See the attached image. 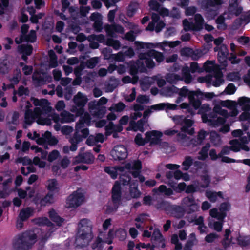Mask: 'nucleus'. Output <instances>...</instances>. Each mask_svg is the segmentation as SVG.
Instances as JSON below:
<instances>
[{
    "mask_svg": "<svg viewBox=\"0 0 250 250\" xmlns=\"http://www.w3.org/2000/svg\"><path fill=\"white\" fill-rule=\"evenodd\" d=\"M117 169L121 172L119 174V182L124 186L129 185L131 196L133 198L139 197L141 192L138 189V181H131V176L138 178L141 181V160L138 159L128 162L123 167H117Z\"/></svg>",
    "mask_w": 250,
    "mask_h": 250,
    "instance_id": "obj_1",
    "label": "nucleus"
},
{
    "mask_svg": "<svg viewBox=\"0 0 250 250\" xmlns=\"http://www.w3.org/2000/svg\"><path fill=\"white\" fill-rule=\"evenodd\" d=\"M92 225L87 219H82L79 223V230L76 238L77 247H87L93 237Z\"/></svg>",
    "mask_w": 250,
    "mask_h": 250,
    "instance_id": "obj_2",
    "label": "nucleus"
},
{
    "mask_svg": "<svg viewBox=\"0 0 250 250\" xmlns=\"http://www.w3.org/2000/svg\"><path fill=\"white\" fill-rule=\"evenodd\" d=\"M37 235L31 231H26L15 236L12 243L16 250H29L36 242Z\"/></svg>",
    "mask_w": 250,
    "mask_h": 250,
    "instance_id": "obj_3",
    "label": "nucleus"
},
{
    "mask_svg": "<svg viewBox=\"0 0 250 250\" xmlns=\"http://www.w3.org/2000/svg\"><path fill=\"white\" fill-rule=\"evenodd\" d=\"M156 207L157 209L164 210L167 214L176 218H182L186 213L185 209L181 206L170 205L165 201L158 203Z\"/></svg>",
    "mask_w": 250,
    "mask_h": 250,
    "instance_id": "obj_4",
    "label": "nucleus"
},
{
    "mask_svg": "<svg viewBox=\"0 0 250 250\" xmlns=\"http://www.w3.org/2000/svg\"><path fill=\"white\" fill-rule=\"evenodd\" d=\"M204 22L205 21L202 16L197 13L194 15V22L189 21L187 19L183 20V28L186 32L189 31L199 32L203 29Z\"/></svg>",
    "mask_w": 250,
    "mask_h": 250,
    "instance_id": "obj_5",
    "label": "nucleus"
},
{
    "mask_svg": "<svg viewBox=\"0 0 250 250\" xmlns=\"http://www.w3.org/2000/svg\"><path fill=\"white\" fill-rule=\"evenodd\" d=\"M84 196L82 192L78 190L74 191L67 198L66 204L69 208H77L83 202Z\"/></svg>",
    "mask_w": 250,
    "mask_h": 250,
    "instance_id": "obj_6",
    "label": "nucleus"
},
{
    "mask_svg": "<svg viewBox=\"0 0 250 250\" xmlns=\"http://www.w3.org/2000/svg\"><path fill=\"white\" fill-rule=\"evenodd\" d=\"M111 198L114 208L117 209L122 202V188L121 184L116 181L111 190Z\"/></svg>",
    "mask_w": 250,
    "mask_h": 250,
    "instance_id": "obj_7",
    "label": "nucleus"
},
{
    "mask_svg": "<svg viewBox=\"0 0 250 250\" xmlns=\"http://www.w3.org/2000/svg\"><path fill=\"white\" fill-rule=\"evenodd\" d=\"M214 52H218L217 59L220 65L226 67L228 65V57L229 56V50L227 46L222 44L220 46H216L214 48Z\"/></svg>",
    "mask_w": 250,
    "mask_h": 250,
    "instance_id": "obj_8",
    "label": "nucleus"
},
{
    "mask_svg": "<svg viewBox=\"0 0 250 250\" xmlns=\"http://www.w3.org/2000/svg\"><path fill=\"white\" fill-rule=\"evenodd\" d=\"M110 155L115 161L124 160L128 156L127 148L124 145H117L111 151Z\"/></svg>",
    "mask_w": 250,
    "mask_h": 250,
    "instance_id": "obj_9",
    "label": "nucleus"
},
{
    "mask_svg": "<svg viewBox=\"0 0 250 250\" xmlns=\"http://www.w3.org/2000/svg\"><path fill=\"white\" fill-rule=\"evenodd\" d=\"M181 204L186 208L188 214L196 212L199 208V206L192 195L183 198L181 201Z\"/></svg>",
    "mask_w": 250,
    "mask_h": 250,
    "instance_id": "obj_10",
    "label": "nucleus"
},
{
    "mask_svg": "<svg viewBox=\"0 0 250 250\" xmlns=\"http://www.w3.org/2000/svg\"><path fill=\"white\" fill-rule=\"evenodd\" d=\"M163 134L157 130H152L146 132L145 139L146 142L149 143L151 145H158L161 143Z\"/></svg>",
    "mask_w": 250,
    "mask_h": 250,
    "instance_id": "obj_11",
    "label": "nucleus"
},
{
    "mask_svg": "<svg viewBox=\"0 0 250 250\" xmlns=\"http://www.w3.org/2000/svg\"><path fill=\"white\" fill-rule=\"evenodd\" d=\"M135 43L136 44L138 50L139 51V49L141 48V41H136ZM138 59L137 60L136 65L133 63L130 65L129 67V74L133 76L134 79H138V77L136 76L138 73L139 70L141 69V52H137Z\"/></svg>",
    "mask_w": 250,
    "mask_h": 250,
    "instance_id": "obj_12",
    "label": "nucleus"
},
{
    "mask_svg": "<svg viewBox=\"0 0 250 250\" xmlns=\"http://www.w3.org/2000/svg\"><path fill=\"white\" fill-rule=\"evenodd\" d=\"M74 159V163L76 164L82 163L91 164L94 162L95 157L91 152L86 151L83 153H80Z\"/></svg>",
    "mask_w": 250,
    "mask_h": 250,
    "instance_id": "obj_13",
    "label": "nucleus"
},
{
    "mask_svg": "<svg viewBox=\"0 0 250 250\" xmlns=\"http://www.w3.org/2000/svg\"><path fill=\"white\" fill-rule=\"evenodd\" d=\"M203 93L200 90L192 91H190L188 94V99L190 104L194 108L197 110L201 106V101L200 99H196L195 97L199 98L200 96H202Z\"/></svg>",
    "mask_w": 250,
    "mask_h": 250,
    "instance_id": "obj_14",
    "label": "nucleus"
},
{
    "mask_svg": "<svg viewBox=\"0 0 250 250\" xmlns=\"http://www.w3.org/2000/svg\"><path fill=\"white\" fill-rule=\"evenodd\" d=\"M145 56L155 59L158 63L162 62L165 59L163 53L155 49L149 50L145 53H142V61L145 59Z\"/></svg>",
    "mask_w": 250,
    "mask_h": 250,
    "instance_id": "obj_15",
    "label": "nucleus"
},
{
    "mask_svg": "<svg viewBox=\"0 0 250 250\" xmlns=\"http://www.w3.org/2000/svg\"><path fill=\"white\" fill-rule=\"evenodd\" d=\"M80 130H77V128H75L74 134L69 140V142L71 143L70 150L71 151H76L78 148V145L83 140L81 135L79 134Z\"/></svg>",
    "mask_w": 250,
    "mask_h": 250,
    "instance_id": "obj_16",
    "label": "nucleus"
},
{
    "mask_svg": "<svg viewBox=\"0 0 250 250\" xmlns=\"http://www.w3.org/2000/svg\"><path fill=\"white\" fill-rule=\"evenodd\" d=\"M174 120L177 123L181 125L184 124V125L181 128L182 131H188V128L192 126L194 122L191 119H187L184 116H177L174 117Z\"/></svg>",
    "mask_w": 250,
    "mask_h": 250,
    "instance_id": "obj_17",
    "label": "nucleus"
},
{
    "mask_svg": "<svg viewBox=\"0 0 250 250\" xmlns=\"http://www.w3.org/2000/svg\"><path fill=\"white\" fill-rule=\"evenodd\" d=\"M105 30L108 36L111 37H115V33L123 34L124 32V29L122 26L116 24L106 25Z\"/></svg>",
    "mask_w": 250,
    "mask_h": 250,
    "instance_id": "obj_18",
    "label": "nucleus"
},
{
    "mask_svg": "<svg viewBox=\"0 0 250 250\" xmlns=\"http://www.w3.org/2000/svg\"><path fill=\"white\" fill-rule=\"evenodd\" d=\"M91 117L90 115L87 113H85L83 116H81L79 120L75 125V128L78 129H81L84 127L85 124L87 126H89L91 124Z\"/></svg>",
    "mask_w": 250,
    "mask_h": 250,
    "instance_id": "obj_19",
    "label": "nucleus"
},
{
    "mask_svg": "<svg viewBox=\"0 0 250 250\" xmlns=\"http://www.w3.org/2000/svg\"><path fill=\"white\" fill-rule=\"evenodd\" d=\"M152 239L157 246L164 248L166 247L165 239L159 230H155L152 235Z\"/></svg>",
    "mask_w": 250,
    "mask_h": 250,
    "instance_id": "obj_20",
    "label": "nucleus"
},
{
    "mask_svg": "<svg viewBox=\"0 0 250 250\" xmlns=\"http://www.w3.org/2000/svg\"><path fill=\"white\" fill-rule=\"evenodd\" d=\"M73 101L77 107H84L87 102V98L82 92H79L74 97Z\"/></svg>",
    "mask_w": 250,
    "mask_h": 250,
    "instance_id": "obj_21",
    "label": "nucleus"
},
{
    "mask_svg": "<svg viewBox=\"0 0 250 250\" xmlns=\"http://www.w3.org/2000/svg\"><path fill=\"white\" fill-rule=\"evenodd\" d=\"M46 187L49 191L48 192L57 193L59 191L58 181L55 178L48 179L46 181Z\"/></svg>",
    "mask_w": 250,
    "mask_h": 250,
    "instance_id": "obj_22",
    "label": "nucleus"
},
{
    "mask_svg": "<svg viewBox=\"0 0 250 250\" xmlns=\"http://www.w3.org/2000/svg\"><path fill=\"white\" fill-rule=\"evenodd\" d=\"M89 107L94 110L93 116L98 118H102L106 113V109L105 106H92V104H89Z\"/></svg>",
    "mask_w": 250,
    "mask_h": 250,
    "instance_id": "obj_23",
    "label": "nucleus"
},
{
    "mask_svg": "<svg viewBox=\"0 0 250 250\" xmlns=\"http://www.w3.org/2000/svg\"><path fill=\"white\" fill-rule=\"evenodd\" d=\"M49 216L51 220L55 222L58 226H61L64 221L63 218L58 215L54 209H52L49 211Z\"/></svg>",
    "mask_w": 250,
    "mask_h": 250,
    "instance_id": "obj_24",
    "label": "nucleus"
},
{
    "mask_svg": "<svg viewBox=\"0 0 250 250\" xmlns=\"http://www.w3.org/2000/svg\"><path fill=\"white\" fill-rule=\"evenodd\" d=\"M33 214V210L32 208L28 207L21 209L19 213V217L22 221H27Z\"/></svg>",
    "mask_w": 250,
    "mask_h": 250,
    "instance_id": "obj_25",
    "label": "nucleus"
},
{
    "mask_svg": "<svg viewBox=\"0 0 250 250\" xmlns=\"http://www.w3.org/2000/svg\"><path fill=\"white\" fill-rule=\"evenodd\" d=\"M31 101H33V104L35 106H40L41 107H42V108L44 110H48L50 111L51 109V107L49 106H45V105L47 104L48 103V101L47 100L45 99H42L41 100H39L37 98H35L34 97H31L30 99Z\"/></svg>",
    "mask_w": 250,
    "mask_h": 250,
    "instance_id": "obj_26",
    "label": "nucleus"
},
{
    "mask_svg": "<svg viewBox=\"0 0 250 250\" xmlns=\"http://www.w3.org/2000/svg\"><path fill=\"white\" fill-rule=\"evenodd\" d=\"M160 15L158 13H153L151 15L152 21L148 24V26L146 28V30L153 31L154 27L156 22H158L160 21Z\"/></svg>",
    "mask_w": 250,
    "mask_h": 250,
    "instance_id": "obj_27",
    "label": "nucleus"
},
{
    "mask_svg": "<svg viewBox=\"0 0 250 250\" xmlns=\"http://www.w3.org/2000/svg\"><path fill=\"white\" fill-rule=\"evenodd\" d=\"M61 123L62 124L69 123L74 121V116L69 112L63 110L60 114Z\"/></svg>",
    "mask_w": 250,
    "mask_h": 250,
    "instance_id": "obj_28",
    "label": "nucleus"
},
{
    "mask_svg": "<svg viewBox=\"0 0 250 250\" xmlns=\"http://www.w3.org/2000/svg\"><path fill=\"white\" fill-rule=\"evenodd\" d=\"M18 52L20 54L31 55L33 52V46L31 44H21L18 46Z\"/></svg>",
    "mask_w": 250,
    "mask_h": 250,
    "instance_id": "obj_29",
    "label": "nucleus"
},
{
    "mask_svg": "<svg viewBox=\"0 0 250 250\" xmlns=\"http://www.w3.org/2000/svg\"><path fill=\"white\" fill-rule=\"evenodd\" d=\"M49 57V65L50 68H56L58 66L57 56L53 50L48 51Z\"/></svg>",
    "mask_w": 250,
    "mask_h": 250,
    "instance_id": "obj_30",
    "label": "nucleus"
},
{
    "mask_svg": "<svg viewBox=\"0 0 250 250\" xmlns=\"http://www.w3.org/2000/svg\"><path fill=\"white\" fill-rule=\"evenodd\" d=\"M190 69L188 66H184L182 69V76L186 83H189L192 82V77L190 74Z\"/></svg>",
    "mask_w": 250,
    "mask_h": 250,
    "instance_id": "obj_31",
    "label": "nucleus"
},
{
    "mask_svg": "<svg viewBox=\"0 0 250 250\" xmlns=\"http://www.w3.org/2000/svg\"><path fill=\"white\" fill-rule=\"evenodd\" d=\"M35 117L31 109L26 110L24 114V124L31 125L34 122Z\"/></svg>",
    "mask_w": 250,
    "mask_h": 250,
    "instance_id": "obj_32",
    "label": "nucleus"
},
{
    "mask_svg": "<svg viewBox=\"0 0 250 250\" xmlns=\"http://www.w3.org/2000/svg\"><path fill=\"white\" fill-rule=\"evenodd\" d=\"M138 3L131 2L127 7L126 15L129 17H132L136 13L138 9Z\"/></svg>",
    "mask_w": 250,
    "mask_h": 250,
    "instance_id": "obj_33",
    "label": "nucleus"
},
{
    "mask_svg": "<svg viewBox=\"0 0 250 250\" xmlns=\"http://www.w3.org/2000/svg\"><path fill=\"white\" fill-rule=\"evenodd\" d=\"M53 200L54 194L51 192H48L44 197L40 200V204L41 206H45L47 204L52 203Z\"/></svg>",
    "mask_w": 250,
    "mask_h": 250,
    "instance_id": "obj_34",
    "label": "nucleus"
},
{
    "mask_svg": "<svg viewBox=\"0 0 250 250\" xmlns=\"http://www.w3.org/2000/svg\"><path fill=\"white\" fill-rule=\"evenodd\" d=\"M201 183L199 184L200 187L203 188H206L209 186L211 182L210 176L208 174L202 175L200 176Z\"/></svg>",
    "mask_w": 250,
    "mask_h": 250,
    "instance_id": "obj_35",
    "label": "nucleus"
},
{
    "mask_svg": "<svg viewBox=\"0 0 250 250\" xmlns=\"http://www.w3.org/2000/svg\"><path fill=\"white\" fill-rule=\"evenodd\" d=\"M127 131H141V119L136 122L135 121H130L129 126L127 127Z\"/></svg>",
    "mask_w": 250,
    "mask_h": 250,
    "instance_id": "obj_36",
    "label": "nucleus"
},
{
    "mask_svg": "<svg viewBox=\"0 0 250 250\" xmlns=\"http://www.w3.org/2000/svg\"><path fill=\"white\" fill-rule=\"evenodd\" d=\"M237 241L238 244L241 247L250 245V236L239 235L237 238Z\"/></svg>",
    "mask_w": 250,
    "mask_h": 250,
    "instance_id": "obj_37",
    "label": "nucleus"
},
{
    "mask_svg": "<svg viewBox=\"0 0 250 250\" xmlns=\"http://www.w3.org/2000/svg\"><path fill=\"white\" fill-rule=\"evenodd\" d=\"M229 144L231 145L230 147L231 151L234 152H237L240 150L241 143L238 140L236 139L231 140L229 141Z\"/></svg>",
    "mask_w": 250,
    "mask_h": 250,
    "instance_id": "obj_38",
    "label": "nucleus"
},
{
    "mask_svg": "<svg viewBox=\"0 0 250 250\" xmlns=\"http://www.w3.org/2000/svg\"><path fill=\"white\" fill-rule=\"evenodd\" d=\"M193 160L190 156H187L185 158L184 161L182 162V166L184 167L182 169L184 171H187L189 167L193 165Z\"/></svg>",
    "mask_w": 250,
    "mask_h": 250,
    "instance_id": "obj_39",
    "label": "nucleus"
},
{
    "mask_svg": "<svg viewBox=\"0 0 250 250\" xmlns=\"http://www.w3.org/2000/svg\"><path fill=\"white\" fill-rule=\"evenodd\" d=\"M29 93L30 91L28 88L25 87L23 85L20 86L18 89V91H16L14 90L13 92L14 95L17 94L19 97H21L24 95L25 96H29Z\"/></svg>",
    "mask_w": 250,
    "mask_h": 250,
    "instance_id": "obj_40",
    "label": "nucleus"
},
{
    "mask_svg": "<svg viewBox=\"0 0 250 250\" xmlns=\"http://www.w3.org/2000/svg\"><path fill=\"white\" fill-rule=\"evenodd\" d=\"M23 36L24 41L32 43L35 42L37 39L36 33L34 30H30L28 34Z\"/></svg>",
    "mask_w": 250,
    "mask_h": 250,
    "instance_id": "obj_41",
    "label": "nucleus"
},
{
    "mask_svg": "<svg viewBox=\"0 0 250 250\" xmlns=\"http://www.w3.org/2000/svg\"><path fill=\"white\" fill-rule=\"evenodd\" d=\"M103 241L102 239L98 237L95 241L91 244V247L92 250H103Z\"/></svg>",
    "mask_w": 250,
    "mask_h": 250,
    "instance_id": "obj_42",
    "label": "nucleus"
},
{
    "mask_svg": "<svg viewBox=\"0 0 250 250\" xmlns=\"http://www.w3.org/2000/svg\"><path fill=\"white\" fill-rule=\"evenodd\" d=\"M225 19L223 15H219L217 17L215 20V22L218 24L217 28L218 29L225 30L226 29L227 25L225 24Z\"/></svg>",
    "mask_w": 250,
    "mask_h": 250,
    "instance_id": "obj_43",
    "label": "nucleus"
},
{
    "mask_svg": "<svg viewBox=\"0 0 250 250\" xmlns=\"http://www.w3.org/2000/svg\"><path fill=\"white\" fill-rule=\"evenodd\" d=\"M99 61V58L97 57L91 58L85 62L86 66L88 68L93 69L98 63Z\"/></svg>",
    "mask_w": 250,
    "mask_h": 250,
    "instance_id": "obj_44",
    "label": "nucleus"
},
{
    "mask_svg": "<svg viewBox=\"0 0 250 250\" xmlns=\"http://www.w3.org/2000/svg\"><path fill=\"white\" fill-rule=\"evenodd\" d=\"M165 94L169 96H172L175 93L177 94L179 89L174 85L166 87L164 89Z\"/></svg>",
    "mask_w": 250,
    "mask_h": 250,
    "instance_id": "obj_45",
    "label": "nucleus"
},
{
    "mask_svg": "<svg viewBox=\"0 0 250 250\" xmlns=\"http://www.w3.org/2000/svg\"><path fill=\"white\" fill-rule=\"evenodd\" d=\"M104 170L106 173L110 175L112 179H115L117 178V168L116 169L115 167H105Z\"/></svg>",
    "mask_w": 250,
    "mask_h": 250,
    "instance_id": "obj_46",
    "label": "nucleus"
},
{
    "mask_svg": "<svg viewBox=\"0 0 250 250\" xmlns=\"http://www.w3.org/2000/svg\"><path fill=\"white\" fill-rule=\"evenodd\" d=\"M215 80L212 81L211 83L214 87H218L224 82L222 78V74L221 73H216L214 75Z\"/></svg>",
    "mask_w": 250,
    "mask_h": 250,
    "instance_id": "obj_47",
    "label": "nucleus"
},
{
    "mask_svg": "<svg viewBox=\"0 0 250 250\" xmlns=\"http://www.w3.org/2000/svg\"><path fill=\"white\" fill-rule=\"evenodd\" d=\"M115 234L120 241H124L126 237L127 232L125 229L120 228L116 231Z\"/></svg>",
    "mask_w": 250,
    "mask_h": 250,
    "instance_id": "obj_48",
    "label": "nucleus"
},
{
    "mask_svg": "<svg viewBox=\"0 0 250 250\" xmlns=\"http://www.w3.org/2000/svg\"><path fill=\"white\" fill-rule=\"evenodd\" d=\"M60 156V152L57 150H53L51 152H50L48 155L47 158V160L50 162H52L57 159H58V157Z\"/></svg>",
    "mask_w": 250,
    "mask_h": 250,
    "instance_id": "obj_49",
    "label": "nucleus"
},
{
    "mask_svg": "<svg viewBox=\"0 0 250 250\" xmlns=\"http://www.w3.org/2000/svg\"><path fill=\"white\" fill-rule=\"evenodd\" d=\"M152 109L148 108L145 110L143 112V118H142V133H143L144 131V126L145 125V120L146 118H147L151 113H152Z\"/></svg>",
    "mask_w": 250,
    "mask_h": 250,
    "instance_id": "obj_50",
    "label": "nucleus"
},
{
    "mask_svg": "<svg viewBox=\"0 0 250 250\" xmlns=\"http://www.w3.org/2000/svg\"><path fill=\"white\" fill-rule=\"evenodd\" d=\"M107 102V99L104 97H101L98 101H93L89 103V104H92V106H104Z\"/></svg>",
    "mask_w": 250,
    "mask_h": 250,
    "instance_id": "obj_51",
    "label": "nucleus"
},
{
    "mask_svg": "<svg viewBox=\"0 0 250 250\" xmlns=\"http://www.w3.org/2000/svg\"><path fill=\"white\" fill-rule=\"evenodd\" d=\"M181 80L180 76L175 74H170L167 78V81L171 83H176L177 81Z\"/></svg>",
    "mask_w": 250,
    "mask_h": 250,
    "instance_id": "obj_52",
    "label": "nucleus"
},
{
    "mask_svg": "<svg viewBox=\"0 0 250 250\" xmlns=\"http://www.w3.org/2000/svg\"><path fill=\"white\" fill-rule=\"evenodd\" d=\"M38 223L40 225L47 226L48 227H52L53 224L47 217H42L38 219Z\"/></svg>",
    "mask_w": 250,
    "mask_h": 250,
    "instance_id": "obj_53",
    "label": "nucleus"
},
{
    "mask_svg": "<svg viewBox=\"0 0 250 250\" xmlns=\"http://www.w3.org/2000/svg\"><path fill=\"white\" fill-rule=\"evenodd\" d=\"M208 134V133L207 131L204 130H200L197 136V143L202 144Z\"/></svg>",
    "mask_w": 250,
    "mask_h": 250,
    "instance_id": "obj_54",
    "label": "nucleus"
},
{
    "mask_svg": "<svg viewBox=\"0 0 250 250\" xmlns=\"http://www.w3.org/2000/svg\"><path fill=\"white\" fill-rule=\"evenodd\" d=\"M114 129L115 124L112 122H110L105 127V135L106 136L111 135L112 132H114Z\"/></svg>",
    "mask_w": 250,
    "mask_h": 250,
    "instance_id": "obj_55",
    "label": "nucleus"
},
{
    "mask_svg": "<svg viewBox=\"0 0 250 250\" xmlns=\"http://www.w3.org/2000/svg\"><path fill=\"white\" fill-rule=\"evenodd\" d=\"M152 57H148L147 56H145V58L144 60H145V63L146 66L149 69L153 68L155 66V63L152 60Z\"/></svg>",
    "mask_w": 250,
    "mask_h": 250,
    "instance_id": "obj_56",
    "label": "nucleus"
},
{
    "mask_svg": "<svg viewBox=\"0 0 250 250\" xmlns=\"http://www.w3.org/2000/svg\"><path fill=\"white\" fill-rule=\"evenodd\" d=\"M236 91V87L235 85L232 83L228 84L225 89V92L228 95L233 94Z\"/></svg>",
    "mask_w": 250,
    "mask_h": 250,
    "instance_id": "obj_57",
    "label": "nucleus"
},
{
    "mask_svg": "<svg viewBox=\"0 0 250 250\" xmlns=\"http://www.w3.org/2000/svg\"><path fill=\"white\" fill-rule=\"evenodd\" d=\"M198 81L200 83H206L207 84H211L212 81V76L208 75L205 77H200L198 78Z\"/></svg>",
    "mask_w": 250,
    "mask_h": 250,
    "instance_id": "obj_58",
    "label": "nucleus"
},
{
    "mask_svg": "<svg viewBox=\"0 0 250 250\" xmlns=\"http://www.w3.org/2000/svg\"><path fill=\"white\" fill-rule=\"evenodd\" d=\"M185 10V13L187 16H192L195 14L197 11V8L195 6H192L184 8Z\"/></svg>",
    "mask_w": 250,
    "mask_h": 250,
    "instance_id": "obj_59",
    "label": "nucleus"
},
{
    "mask_svg": "<svg viewBox=\"0 0 250 250\" xmlns=\"http://www.w3.org/2000/svg\"><path fill=\"white\" fill-rule=\"evenodd\" d=\"M9 66L6 62L3 61L0 62V73L5 74L9 72Z\"/></svg>",
    "mask_w": 250,
    "mask_h": 250,
    "instance_id": "obj_60",
    "label": "nucleus"
},
{
    "mask_svg": "<svg viewBox=\"0 0 250 250\" xmlns=\"http://www.w3.org/2000/svg\"><path fill=\"white\" fill-rule=\"evenodd\" d=\"M205 195L212 203H215L217 200L215 192L207 190L206 191Z\"/></svg>",
    "mask_w": 250,
    "mask_h": 250,
    "instance_id": "obj_61",
    "label": "nucleus"
},
{
    "mask_svg": "<svg viewBox=\"0 0 250 250\" xmlns=\"http://www.w3.org/2000/svg\"><path fill=\"white\" fill-rule=\"evenodd\" d=\"M190 69L191 72L192 73H194L197 72L199 73L202 72V69L199 66L198 63L194 62H191L190 65Z\"/></svg>",
    "mask_w": 250,
    "mask_h": 250,
    "instance_id": "obj_62",
    "label": "nucleus"
},
{
    "mask_svg": "<svg viewBox=\"0 0 250 250\" xmlns=\"http://www.w3.org/2000/svg\"><path fill=\"white\" fill-rule=\"evenodd\" d=\"M218 237V235L215 233H211L206 235L205 240L207 243H212Z\"/></svg>",
    "mask_w": 250,
    "mask_h": 250,
    "instance_id": "obj_63",
    "label": "nucleus"
},
{
    "mask_svg": "<svg viewBox=\"0 0 250 250\" xmlns=\"http://www.w3.org/2000/svg\"><path fill=\"white\" fill-rule=\"evenodd\" d=\"M169 16L173 18L179 19L181 17L179 9L177 7H173L169 13Z\"/></svg>",
    "mask_w": 250,
    "mask_h": 250,
    "instance_id": "obj_64",
    "label": "nucleus"
}]
</instances>
